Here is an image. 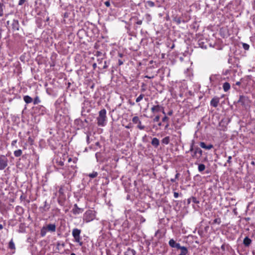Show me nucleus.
<instances>
[{
	"label": "nucleus",
	"instance_id": "obj_28",
	"mask_svg": "<svg viewBox=\"0 0 255 255\" xmlns=\"http://www.w3.org/2000/svg\"><path fill=\"white\" fill-rule=\"evenodd\" d=\"M15 210H16L17 213L19 215H21L23 213V208L19 206H17L16 207Z\"/></svg>",
	"mask_w": 255,
	"mask_h": 255
},
{
	"label": "nucleus",
	"instance_id": "obj_47",
	"mask_svg": "<svg viewBox=\"0 0 255 255\" xmlns=\"http://www.w3.org/2000/svg\"><path fill=\"white\" fill-rule=\"evenodd\" d=\"M148 5L150 7H153L154 5V3L151 1H147Z\"/></svg>",
	"mask_w": 255,
	"mask_h": 255
},
{
	"label": "nucleus",
	"instance_id": "obj_58",
	"mask_svg": "<svg viewBox=\"0 0 255 255\" xmlns=\"http://www.w3.org/2000/svg\"><path fill=\"white\" fill-rule=\"evenodd\" d=\"M123 63H124V62L122 60L119 59L118 60L119 65H122L123 64Z\"/></svg>",
	"mask_w": 255,
	"mask_h": 255
},
{
	"label": "nucleus",
	"instance_id": "obj_6",
	"mask_svg": "<svg viewBox=\"0 0 255 255\" xmlns=\"http://www.w3.org/2000/svg\"><path fill=\"white\" fill-rule=\"evenodd\" d=\"M203 154V151L198 147H195V150L191 155L193 158L196 159L198 161H201L200 157Z\"/></svg>",
	"mask_w": 255,
	"mask_h": 255
},
{
	"label": "nucleus",
	"instance_id": "obj_45",
	"mask_svg": "<svg viewBox=\"0 0 255 255\" xmlns=\"http://www.w3.org/2000/svg\"><path fill=\"white\" fill-rule=\"evenodd\" d=\"M145 17L148 21H150L151 20V16L149 14H146Z\"/></svg>",
	"mask_w": 255,
	"mask_h": 255
},
{
	"label": "nucleus",
	"instance_id": "obj_41",
	"mask_svg": "<svg viewBox=\"0 0 255 255\" xmlns=\"http://www.w3.org/2000/svg\"><path fill=\"white\" fill-rule=\"evenodd\" d=\"M243 47L245 50H248L250 48V45L247 43H243Z\"/></svg>",
	"mask_w": 255,
	"mask_h": 255
},
{
	"label": "nucleus",
	"instance_id": "obj_8",
	"mask_svg": "<svg viewBox=\"0 0 255 255\" xmlns=\"http://www.w3.org/2000/svg\"><path fill=\"white\" fill-rule=\"evenodd\" d=\"M35 114L39 115H43L46 113V108L43 106L38 105L34 108Z\"/></svg>",
	"mask_w": 255,
	"mask_h": 255
},
{
	"label": "nucleus",
	"instance_id": "obj_44",
	"mask_svg": "<svg viewBox=\"0 0 255 255\" xmlns=\"http://www.w3.org/2000/svg\"><path fill=\"white\" fill-rule=\"evenodd\" d=\"M191 200L192 202H193L194 203L198 204L199 202V201L197 200V198L194 197H191Z\"/></svg>",
	"mask_w": 255,
	"mask_h": 255
},
{
	"label": "nucleus",
	"instance_id": "obj_61",
	"mask_svg": "<svg viewBox=\"0 0 255 255\" xmlns=\"http://www.w3.org/2000/svg\"><path fill=\"white\" fill-rule=\"evenodd\" d=\"M180 175V174L179 173H177L176 174H175V178L176 179H177L178 178H179V176Z\"/></svg>",
	"mask_w": 255,
	"mask_h": 255
},
{
	"label": "nucleus",
	"instance_id": "obj_30",
	"mask_svg": "<svg viewBox=\"0 0 255 255\" xmlns=\"http://www.w3.org/2000/svg\"><path fill=\"white\" fill-rule=\"evenodd\" d=\"M170 141V137L166 136L162 139V143L164 144H168Z\"/></svg>",
	"mask_w": 255,
	"mask_h": 255
},
{
	"label": "nucleus",
	"instance_id": "obj_34",
	"mask_svg": "<svg viewBox=\"0 0 255 255\" xmlns=\"http://www.w3.org/2000/svg\"><path fill=\"white\" fill-rule=\"evenodd\" d=\"M8 247L10 249H15V245L12 240H11L8 244Z\"/></svg>",
	"mask_w": 255,
	"mask_h": 255
},
{
	"label": "nucleus",
	"instance_id": "obj_14",
	"mask_svg": "<svg viewBox=\"0 0 255 255\" xmlns=\"http://www.w3.org/2000/svg\"><path fill=\"white\" fill-rule=\"evenodd\" d=\"M220 98L217 97H214L210 102V105L213 107H217L219 104Z\"/></svg>",
	"mask_w": 255,
	"mask_h": 255
},
{
	"label": "nucleus",
	"instance_id": "obj_31",
	"mask_svg": "<svg viewBox=\"0 0 255 255\" xmlns=\"http://www.w3.org/2000/svg\"><path fill=\"white\" fill-rule=\"evenodd\" d=\"M132 121L134 124H141V121L139 119V118L137 116L134 117L132 119Z\"/></svg>",
	"mask_w": 255,
	"mask_h": 255
},
{
	"label": "nucleus",
	"instance_id": "obj_64",
	"mask_svg": "<svg viewBox=\"0 0 255 255\" xmlns=\"http://www.w3.org/2000/svg\"><path fill=\"white\" fill-rule=\"evenodd\" d=\"M191 202H192L191 198H189V199L187 200V203H188V204H190V203H191Z\"/></svg>",
	"mask_w": 255,
	"mask_h": 255
},
{
	"label": "nucleus",
	"instance_id": "obj_54",
	"mask_svg": "<svg viewBox=\"0 0 255 255\" xmlns=\"http://www.w3.org/2000/svg\"><path fill=\"white\" fill-rule=\"evenodd\" d=\"M144 77L151 79H153L154 77V76L153 75H151V76L145 75L144 76Z\"/></svg>",
	"mask_w": 255,
	"mask_h": 255
},
{
	"label": "nucleus",
	"instance_id": "obj_53",
	"mask_svg": "<svg viewBox=\"0 0 255 255\" xmlns=\"http://www.w3.org/2000/svg\"><path fill=\"white\" fill-rule=\"evenodd\" d=\"M105 4L106 6L109 7L110 6V2L109 0H107L105 2Z\"/></svg>",
	"mask_w": 255,
	"mask_h": 255
},
{
	"label": "nucleus",
	"instance_id": "obj_4",
	"mask_svg": "<svg viewBox=\"0 0 255 255\" xmlns=\"http://www.w3.org/2000/svg\"><path fill=\"white\" fill-rule=\"evenodd\" d=\"M81 230L77 228H74L72 232V236L74 238V242L78 243L80 246L83 245V242L81 241L82 238L80 236Z\"/></svg>",
	"mask_w": 255,
	"mask_h": 255
},
{
	"label": "nucleus",
	"instance_id": "obj_46",
	"mask_svg": "<svg viewBox=\"0 0 255 255\" xmlns=\"http://www.w3.org/2000/svg\"><path fill=\"white\" fill-rule=\"evenodd\" d=\"M139 222L140 223H143L145 222V219L142 216H140L139 217Z\"/></svg>",
	"mask_w": 255,
	"mask_h": 255
},
{
	"label": "nucleus",
	"instance_id": "obj_12",
	"mask_svg": "<svg viewBox=\"0 0 255 255\" xmlns=\"http://www.w3.org/2000/svg\"><path fill=\"white\" fill-rule=\"evenodd\" d=\"M11 29L13 31H18L19 29L20 25L18 20L13 19L10 23Z\"/></svg>",
	"mask_w": 255,
	"mask_h": 255
},
{
	"label": "nucleus",
	"instance_id": "obj_37",
	"mask_svg": "<svg viewBox=\"0 0 255 255\" xmlns=\"http://www.w3.org/2000/svg\"><path fill=\"white\" fill-rule=\"evenodd\" d=\"M40 103V100L38 96H36L33 100V104L34 105H37Z\"/></svg>",
	"mask_w": 255,
	"mask_h": 255
},
{
	"label": "nucleus",
	"instance_id": "obj_43",
	"mask_svg": "<svg viewBox=\"0 0 255 255\" xmlns=\"http://www.w3.org/2000/svg\"><path fill=\"white\" fill-rule=\"evenodd\" d=\"M195 147L194 146V141L193 140L192 143L190 145V150H189L190 151L193 152L195 150Z\"/></svg>",
	"mask_w": 255,
	"mask_h": 255
},
{
	"label": "nucleus",
	"instance_id": "obj_33",
	"mask_svg": "<svg viewBox=\"0 0 255 255\" xmlns=\"http://www.w3.org/2000/svg\"><path fill=\"white\" fill-rule=\"evenodd\" d=\"M221 220L220 218H217L213 220L212 224L220 225L221 224Z\"/></svg>",
	"mask_w": 255,
	"mask_h": 255
},
{
	"label": "nucleus",
	"instance_id": "obj_62",
	"mask_svg": "<svg viewBox=\"0 0 255 255\" xmlns=\"http://www.w3.org/2000/svg\"><path fill=\"white\" fill-rule=\"evenodd\" d=\"M176 179L174 178H171L170 179V181L172 183H174L176 181Z\"/></svg>",
	"mask_w": 255,
	"mask_h": 255
},
{
	"label": "nucleus",
	"instance_id": "obj_2",
	"mask_svg": "<svg viewBox=\"0 0 255 255\" xmlns=\"http://www.w3.org/2000/svg\"><path fill=\"white\" fill-rule=\"evenodd\" d=\"M107 111L105 109L100 110L97 118V124L100 127H105L107 124Z\"/></svg>",
	"mask_w": 255,
	"mask_h": 255
},
{
	"label": "nucleus",
	"instance_id": "obj_20",
	"mask_svg": "<svg viewBox=\"0 0 255 255\" xmlns=\"http://www.w3.org/2000/svg\"><path fill=\"white\" fill-rule=\"evenodd\" d=\"M199 162V161H198V160H197V161L195 163V164L196 165H198V171L199 172L201 173L205 169L206 167L204 164H202V163L199 164L198 163Z\"/></svg>",
	"mask_w": 255,
	"mask_h": 255
},
{
	"label": "nucleus",
	"instance_id": "obj_48",
	"mask_svg": "<svg viewBox=\"0 0 255 255\" xmlns=\"http://www.w3.org/2000/svg\"><path fill=\"white\" fill-rule=\"evenodd\" d=\"M160 119L159 116H156L154 119H153V122H157L159 121Z\"/></svg>",
	"mask_w": 255,
	"mask_h": 255
},
{
	"label": "nucleus",
	"instance_id": "obj_27",
	"mask_svg": "<svg viewBox=\"0 0 255 255\" xmlns=\"http://www.w3.org/2000/svg\"><path fill=\"white\" fill-rule=\"evenodd\" d=\"M230 84L228 82H225L223 84V88L225 92H227L230 89Z\"/></svg>",
	"mask_w": 255,
	"mask_h": 255
},
{
	"label": "nucleus",
	"instance_id": "obj_7",
	"mask_svg": "<svg viewBox=\"0 0 255 255\" xmlns=\"http://www.w3.org/2000/svg\"><path fill=\"white\" fill-rule=\"evenodd\" d=\"M8 160L6 155H0V170L4 169L8 165Z\"/></svg>",
	"mask_w": 255,
	"mask_h": 255
},
{
	"label": "nucleus",
	"instance_id": "obj_63",
	"mask_svg": "<svg viewBox=\"0 0 255 255\" xmlns=\"http://www.w3.org/2000/svg\"><path fill=\"white\" fill-rule=\"evenodd\" d=\"M17 142V140H13L11 142V145H15V144Z\"/></svg>",
	"mask_w": 255,
	"mask_h": 255
},
{
	"label": "nucleus",
	"instance_id": "obj_13",
	"mask_svg": "<svg viewBox=\"0 0 255 255\" xmlns=\"http://www.w3.org/2000/svg\"><path fill=\"white\" fill-rule=\"evenodd\" d=\"M72 211L73 214L76 215L82 213L84 211V209L78 207V205L75 204L74 205Z\"/></svg>",
	"mask_w": 255,
	"mask_h": 255
},
{
	"label": "nucleus",
	"instance_id": "obj_32",
	"mask_svg": "<svg viewBox=\"0 0 255 255\" xmlns=\"http://www.w3.org/2000/svg\"><path fill=\"white\" fill-rule=\"evenodd\" d=\"M57 164L58 166L63 167L64 166V161L62 160L61 158L60 159H57Z\"/></svg>",
	"mask_w": 255,
	"mask_h": 255
},
{
	"label": "nucleus",
	"instance_id": "obj_39",
	"mask_svg": "<svg viewBox=\"0 0 255 255\" xmlns=\"http://www.w3.org/2000/svg\"><path fill=\"white\" fill-rule=\"evenodd\" d=\"M144 97V95L142 94H141L136 99V102L138 103L140 101H141Z\"/></svg>",
	"mask_w": 255,
	"mask_h": 255
},
{
	"label": "nucleus",
	"instance_id": "obj_24",
	"mask_svg": "<svg viewBox=\"0 0 255 255\" xmlns=\"http://www.w3.org/2000/svg\"><path fill=\"white\" fill-rule=\"evenodd\" d=\"M47 228L46 227V226H43L41 229V230H40V236L41 237H44L45 236L47 232Z\"/></svg>",
	"mask_w": 255,
	"mask_h": 255
},
{
	"label": "nucleus",
	"instance_id": "obj_9",
	"mask_svg": "<svg viewBox=\"0 0 255 255\" xmlns=\"http://www.w3.org/2000/svg\"><path fill=\"white\" fill-rule=\"evenodd\" d=\"M221 79V76L219 74L212 75L210 77V81L212 84H217Z\"/></svg>",
	"mask_w": 255,
	"mask_h": 255
},
{
	"label": "nucleus",
	"instance_id": "obj_1",
	"mask_svg": "<svg viewBox=\"0 0 255 255\" xmlns=\"http://www.w3.org/2000/svg\"><path fill=\"white\" fill-rule=\"evenodd\" d=\"M55 105L57 109L61 108L64 115L68 114L69 110L66 105V98L64 95L61 96L55 102Z\"/></svg>",
	"mask_w": 255,
	"mask_h": 255
},
{
	"label": "nucleus",
	"instance_id": "obj_52",
	"mask_svg": "<svg viewBox=\"0 0 255 255\" xmlns=\"http://www.w3.org/2000/svg\"><path fill=\"white\" fill-rule=\"evenodd\" d=\"M103 58L98 59L97 62L99 65L102 64L103 62Z\"/></svg>",
	"mask_w": 255,
	"mask_h": 255
},
{
	"label": "nucleus",
	"instance_id": "obj_17",
	"mask_svg": "<svg viewBox=\"0 0 255 255\" xmlns=\"http://www.w3.org/2000/svg\"><path fill=\"white\" fill-rule=\"evenodd\" d=\"M199 145L201 147L204 148L205 149L209 150L213 147V145L211 144H209L206 145V143L204 142H200L199 143Z\"/></svg>",
	"mask_w": 255,
	"mask_h": 255
},
{
	"label": "nucleus",
	"instance_id": "obj_3",
	"mask_svg": "<svg viewBox=\"0 0 255 255\" xmlns=\"http://www.w3.org/2000/svg\"><path fill=\"white\" fill-rule=\"evenodd\" d=\"M56 195L58 196V204L61 206H64L66 200L64 187L61 186Z\"/></svg>",
	"mask_w": 255,
	"mask_h": 255
},
{
	"label": "nucleus",
	"instance_id": "obj_18",
	"mask_svg": "<svg viewBox=\"0 0 255 255\" xmlns=\"http://www.w3.org/2000/svg\"><path fill=\"white\" fill-rule=\"evenodd\" d=\"M136 251L130 248H128L126 252L124 253V255H135Z\"/></svg>",
	"mask_w": 255,
	"mask_h": 255
},
{
	"label": "nucleus",
	"instance_id": "obj_22",
	"mask_svg": "<svg viewBox=\"0 0 255 255\" xmlns=\"http://www.w3.org/2000/svg\"><path fill=\"white\" fill-rule=\"evenodd\" d=\"M221 249L223 251L227 250L229 252L230 251L234 252L232 248L229 245H226L225 244H224L221 246Z\"/></svg>",
	"mask_w": 255,
	"mask_h": 255
},
{
	"label": "nucleus",
	"instance_id": "obj_23",
	"mask_svg": "<svg viewBox=\"0 0 255 255\" xmlns=\"http://www.w3.org/2000/svg\"><path fill=\"white\" fill-rule=\"evenodd\" d=\"M151 144L154 147H157L159 145V140L156 137L153 138L151 141Z\"/></svg>",
	"mask_w": 255,
	"mask_h": 255
},
{
	"label": "nucleus",
	"instance_id": "obj_25",
	"mask_svg": "<svg viewBox=\"0 0 255 255\" xmlns=\"http://www.w3.org/2000/svg\"><path fill=\"white\" fill-rule=\"evenodd\" d=\"M56 246L57 249L59 251L65 247V244L62 242H58L56 243Z\"/></svg>",
	"mask_w": 255,
	"mask_h": 255
},
{
	"label": "nucleus",
	"instance_id": "obj_15",
	"mask_svg": "<svg viewBox=\"0 0 255 255\" xmlns=\"http://www.w3.org/2000/svg\"><path fill=\"white\" fill-rule=\"evenodd\" d=\"M161 110H163V107L159 105L153 106L151 109V112L153 113L159 112L161 111Z\"/></svg>",
	"mask_w": 255,
	"mask_h": 255
},
{
	"label": "nucleus",
	"instance_id": "obj_26",
	"mask_svg": "<svg viewBox=\"0 0 255 255\" xmlns=\"http://www.w3.org/2000/svg\"><path fill=\"white\" fill-rule=\"evenodd\" d=\"M23 100L26 104L31 103L33 101L32 99L28 95L24 96L23 97Z\"/></svg>",
	"mask_w": 255,
	"mask_h": 255
},
{
	"label": "nucleus",
	"instance_id": "obj_50",
	"mask_svg": "<svg viewBox=\"0 0 255 255\" xmlns=\"http://www.w3.org/2000/svg\"><path fill=\"white\" fill-rule=\"evenodd\" d=\"M137 128H138L139 129H144V128H145V127H144V126L141 125V124H138V126H137Z\"/></svg>",
	"mask_w": 255,
	"mask_h": 255
},
{
	"label": "nucleus",
	"instance_id": "obj_11",
	"mask_svg": "<svg viewBox=\"0 0 255 255\" xmlns=\"http://www.w3.org/2000/svg\"><path fill=\"white\" fill-rule=\"evenodd\" d=\"M169 246L171 248H175L177 250H179V248L181 247L180 244L179 243H177L175 240L173 239H171L168 242Z\"/></svg>",
	"mask_w": 255,
	"mask_h": 255
},
{
	"label": "nucleus",
	"instance_id": "obj_38",
	"mask_svg": "<svg viewBox=\"0 0 255 255\" xmlns=\"http://www.w3.org/2000/svg\"><path fill=\"white\" fill-rule=\"evenodd\" d=\"M132 19H135L136 21L135 22V24L137 25H140L142 23V19H139L137 18L136 17H132Z\"/></svg>",
	"mask_w": 255,
	"mask_h": 255
},
{
	"label": "nucleus",
	"instance_id": "obj_36",
	"mask_svg": "<svg viewBox=\"0 0 255 255\" xmlns=\"http://www.w3.org/2000/svg\"><path fill=\"white\" fill-rule=\"evenodd\" d=\"M3 4L0 2V16H2L3 14Z\"/></svg>",
	"mask_w": 255,
	"mask_h": 255
},
{
	"label": "nucleus",
	"instance_id": "obj_35",
	"mask_svg": "<svg viewBox=\"0 0 255 255\" xmlns=\"http://www.w3.org/2000/svg\"><path fill=\"white\" fill-rule=\"evenodd\" d=\"M98 175V173L97 172H96V171H93L92 173H90L88 176L91 178H94L95 177H96Z\"/></svg>",
	"mask_w": 255,
	"mask_h": 255
},
{
	"label": "nucleus",
	"instance_id": "obj_49",
	"mask_svg": "<svg viewBox=\"0 0 255 255\" xmlns=\"http://www.w3.org/2000/svg\"><path fill=\"white\" fill-rule=\"evenodd\" d=\"M82 123V121L80 119H76L74 121V123L75 124H77V125H79L80 123Z\"/></svg>",
	"mask_w": 255,
	"mask_h": 255
},
{
	"label": "nucleus",
	"instance_id": "obj_21",
	"mask_svg": "<svg viewBox=\"0 0 255 255\" xmlns=\"http://www.w3.org/2000/svg\"><path fill=\"white\" fill-rule=\"evenodd\" d=\"M179 250H180V253L178 255H187L188 253V250L186 247L181 246Z\"/></svg>",
	"mask_w": 255,
	"mask_h": 255
},
{
	"label": "nucleus",
	"instance_id": "obj_10",
	"mask_svg": "<svg viewBox=\"0 0 255 255\" xmlns=\"http://www.w3.org/2000/svg\"><path fill=\"white\" fill-rule=\"evenodd\" d=\"M249 100L246 96L241 95L240 96L238 103L243 106L246 107L249 105Z\"/></svg>",
	"mask_w": 255,
	"mask_h": 255
},
{
	"label": "nucleus",
	"instance_id": "obj_60",
	"mask_svg": "<svg viewBox=\"0 0 255 255\" xmlns=\"http://www.w3.org/2000/svg\"><path fill=\"white\" fill-rule=\"evenodd\" d=\"M89 139H90V136L89 134H87V136H86V140H87V142L89 143Z\"/></svg>",
	"mask_w": 255,
	"mask_h": 255
},
{
	"label": "nucleus",
	"instance_id": "obj_59",
	"mask_svg": "<svg viewBox=\"0 0 255 255\" xmlns=\"http://www.w3.org/2000/svg\"><path fill=\"white\" fill-rule=\"evenodd\" d=\"M175 21L178 24H180L181 23V20L180 18H176Z\"/></svg>",
	"mask_w": 255,
	"mask_h": 255
},
{
	"label": "nucleus",
	"instance_id": "obj_29",
	"mask_svg": "<svg viewBox=\"0 0 255 255\" xmlns=\"http://www.w3.org/2000/svg\"><path fill=\"white\" fill-rule=\"evenodd\" d=\"M22 150L21 149H18L14 151L13 154L15 157H19L22 154Z\"/></svg>",
	"mask_w": 255,
	"mask_h": 255
},
{
	"label": "nucleus",
	"instance_id": "obj_42",
	"mask_svg": "<svg viewBox=\"0 0 255 255\" xmlns=\"http://www.w3.org/2000/svg\"><path fill=\"white\" fill-rule=\"evenodd\" d=\"M169 118L167 117L166 116H165L162 119V122H165V123H168L169 122Z\"/></svg>",
	"mask_w": 255,
	"mask_h": 255
},
{
	"label": "nucleus",
	"instance_id": "obj_40",
	"mask_svg": "<svg viewBox=\"0 0 255 255\" xmlns=\"http://www.w3.org/2000/svg\"><path fill=\"white\" fill-rule=\"evenodd\" d=\"M109 65H110V61H109V60L105 61L104 65L103 66V68L104 69H107L108 67V66H109Z\"/></svg>",
	"mask_w": 255,
	"mask_h": 255
},
{
	"label": "nucleus",
	"instance_id": "obj_51",
	"mask_svg": "<svg viewBox=\"0 0 255 255\" xmlns=\"http://www.w3.org/2000/svg\"><path fill=\"white\" fill-rule=\"evenodd\" d=\"M25 2V0H19L18 2V5H21Z\"/></svg>",
	"mask_w": 255,
	"mask_h": 255
},
{
	"label": "nucleus",
	"instance_id": "obj_16",
	"mask_svg": "<svg viewBox=\"0 0 255 255\" xmlns=\"http://www.w3.org/2000/svg\"><path fill=\"white\" fill-rule=\"evenodd\" d=\"M47 231L50 232H55L56 231V225L55 224H49L46 226Z\"/></svg>",
	"mask_w": 255,
	"mask_h": 255
},
{
	"label": "nucleus",
	"instance_id": "obj_5",
	"mask_svg": "<svg viewBox=\"0 0 255 255\" xmlns=\"http://www.w3.org/2000/svg\"><path fill=\"white\" fill-rule=\"evenodd\" d=\"M95 217L96 212L94 210H89L84 213L83 220L88 223L94 220Z\"/></svg>",
	"mask_w": 255,
	"mask_h": 255
},
{
	"label": "nucleus",
	"instance_id": "obj_57",
	"mask_svg": "<svg viewBox=\"0 0 255 255\" xmlns=\"http://www.w3.org/2000/svg\"><path fill=\"white\" fill-rule=\"evenodd\" d=\"M173 111H172V110H170V111L168 112V113H167V115L170 116H172V115H173Z\"/></svg>",
	"mask_w": 255,
	"mask_h": 255
},
{
	"label": "nucleus",
	"instance_id": "obj_56",
	"mask_svg": "<svg viewBox=\"0 0 255 255\" xmlns=\"http://www.w3.org/2000/svg\"><path fill=\"white\" fill-rule=\"evenodd\" d=\"M231 159H232V156H228V160H227V162L230 163L231 162Z\"/></svg>",
	"mask_w": 255,
	"mask_h": 255
},
{
	"label": "nucleus",
	"instance_id": "obj_19",
	"mask_svg": "<svg viewBox=\"0 0 255 255\" xmlns=\"http://www.w3.org/2000/svg\"><path fill=\"white\" fill-rule=\"evenodd\" d=\"M252 242V240L248 237H246L243 240V244L246 247H249Z\"/></svg>",
	"mask_w": 255,
	"mask_h": 255
},
{
	"label": "nucleus",
	"instance_id": "obj_55",
	"mask_svg": "<svg viewBox=\"0 0 255 255\" xmlns=\"http://www.w3.org/2000/svg\"><path fill=\"white\" fill-rule=\"evenodd\" d=\"M179 197V194L177 192H174V197L177 198Z\"/></svg>",
	"mask_w": 255,
	"mask_h": 255
}]
</instances>
